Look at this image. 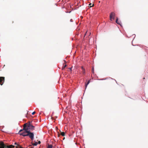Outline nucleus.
<instances>
[{
    "instance_id": "nucleus-1",
    "label": "nucleus",
    "mask_w": 148,
    "mask_h": 148,
    "mask_svg": "<svg viewBox=\"0 0 148 148\" xmlns=\"http://www.w3.org/2000/svg\"><path fill=\"white\" fill-rule=\"evenodd\" d=\"M29 126H27V124H25L23 129L21 130L19 132V133L20 135L24 136H28V134L30 132Z\"/></svg>"
},
{
    "instance_id": "nucleus-3",
    "label": "nucleus",
    "mask_w": 148,
    "mask_h": 148,
    "mask_svg": "<svg viewBox=\"0 0 148 148\" xmlns=\"http://www.w3.org/2000/svg\"><path fill=\"white\" fill-rule=\"evenodd\" d=\"M28 136H29V138L33 140L34 138V134L33 133L30 132H29L28 134Z\"/></svg>"
},
{
    "instance_id": "nucleus-15",
    "label": "nucleus",
    "mask_w": 148,
    "mask_h": 148,
    "mask_svg": "<svg viewBox=\"0 0 148 148\" xmlns=\"http://www.w3.org/2000/svg\"><path fill=\"white\" fill-rule=\"evenodd\" d=\"M40 143H41L40 141H39L38 142V144H40Z\"/></svg>"
},
{
    "instance_id": "nucleus-9",
    "label": "nucleus",
    "mask_w": 148,
    "mask_h": 148,
    "mask_svg": "<svg viewBox=\"0 0 148 148\" xmlns=\"http://www.w3.org/2000/svg\"><path fill=\"white\" fill-rule=\"evenodd\" d=\"M90 82V80H89L88 81L87 83H86L85 84V88L86 89L87 87V86L88 85V84Z\"/></svg>"
},
{
    "instance_id": "nucleus-10",
    "label": "nucleus",
    "mask_w": 148,
    "mask_h": 148,
    "mask_svg": "<svg viewBox=\"0 0 148 148\" xmlns=\"http://www.w3.org/2000/svg\"><path fill=\"white\" fill-rule=\"evenodd\" d=\"M38 144V143L37 142H35L34 143H32V145L34 146H36L37 144Z\"/></svg>"
},
{
    "instance_id": "nucleus-7",
    "label": "nucleus",
    "mask_w": 148,
    "mask_h": 148,
    "mask_svg": "<svg viewBox=\"0 0 148 148\" xmlns=\"http://www.w3.org/2000/svg\"><path fill=\"white\" fill-rule=\"evenodd\" d=\"M14 144L18 146H16V148H21V146H20L18 144H17L16 143H15Z\"/></svg>"
},
{
    "instance_id": "nucleus-14",
    "label": "nucleus",
    "mask_w": 148,
    "mask_h": 148,
    "mask_svg": "<svg viewBox=\"0 0 148 148\" xmlns=\"http://www.w3.org/2000/svg\"><path fill=\"white\" fill-rule=\"evenodd\" d=\"M35 113V112H33L32 113V115H34Z\"/></svg>"
},
{
    "instance_id": "nucleus-17",
    "label": "nucleus",
    "mask_w": 148,
    "mask_h": 148,
    "mask_svg": "<svg viewBox=\"0 0 148 148\" xmlns=\"http://www.w3.org/2000/svg\"><path fill=\"white\" fill-rule=\"evenodd\" d=\"M31 126L33 128H34V127L32 125H31Z\"/></svg>"
},
{
    "instance_id": "nucleus-12",
    "label": "nucleus",
    "mask_w": 148,
    "mask_h": 148,
    "mask_svg": "<svg viewBox=\"0 0 148 148\" xmlns=\"http://www.w3.org/2000/svg\"><path fill=\"white\" fill-rule=\"evenodd\" d=\"M47 148H52V146L51 145H49L48 146Z\"/></svg>"
},
{
    "instance_id": "nucleus-2",
    "label": "nucleus",
    "mask_w": 148,
    "mask_h": 148,
    "mask_svg": "<svg viewBox=\"0 0 148 148\" xmlns=\"http://www.w3.org/2000/svg\"><path fill=\"white\" fill-rule=\"evenodd\" d=\"M115 13L113 12H111L110 16V20L111 21H112V19L114 20L115 17Z\"/></svg>"
},
{
    "instance_id": "nucleus-6",
    "label": "nucleus",
    "mask_w": 148,
    "mask_h": 148,
    "mask_svg": "<svg viewBox=\"0 0 148 148\" xmlns=\"http://www.w3.org/2000/svg\"><path fill=\"white\" fill-rule=\"evenodd\" d=\"M116 22L117 24L121 25V22L120 21H118V18L117 17Z\"/></svg>"
},
{
    "instance_id": "nucleus-8",
    "label": "nucleus",
    "mask_w": 148,
    "mask_h": 148,
    "mask_svg": "<svg viewBox=\"0 0 148 148\" xmlns=\"http://www.w3.org/2000/svg\"><path fill=\"white\" fill-rule=\"evenodd\" d=\"M15 146L12 145H10L9 146H7V147L8 148H14Z\"/></svg>"
},
{
    "instance_id": "nucleus-19",
    "label": "nucleus",
    "mask_w": 148,
    "mask_h": 148,
    "mask_svg": "<svg viewBox=\"0 0 148 148\" xmlns=\"http://www.w3.org/2000/svg\"><path fill=\"white\" fill-rule=\"evenodd\" d=\"M91 3H90V5H91Z\"/></svg>"
},
{
    "instance_id": "nucleus-16",
    "label": "nucleus",
    "mask_w": 148,
    "mask_h": 148,
    "mask_svg": "<svg viewBox=\"0 0 148 148\" xmlns=\"http://www.w3.org/2000/svg\"><path fill=\"white\" fill-rule=\"evenodd\" d=\"M70 21L71 22H72L73 21V20H72V19H71L70 20Z\"/></svg>"
},
{
    "instance_id": "nucleus-13",
    "label": "nucleus",
    "mask_w": 148,
    "mask_h": 148,
    "mask_svg": "<svg viewBox=\"0 0 148 148\" xmlns=\"http://www.w3.org/2000/svg\"><path fill=\"white\" fill-rule=\"evenodd\" d=\"M92 72L93 73H94V67H92Z\"/></svg>"
},
{
    "instance_id": "nucleus-4",
    "label": "nucleus",
    "mask_w": 148,
    "mask_h": 148,
    "mask_svg": "<svg viewBox=\"0 0 148 148\" xmlns=\"http://www.w3.org/2000/svg\"><path fill=\"white\" fill-rule=\"evenodd\" d=\"M4 81V77H0V84L2 85Z\"/></svg>"
},
{
    "instance_id": "nucleus-20",
    "label": "nucleus",
    "mask_w": 148,
    "mask_h": 148,
    "mask_svg": "<svg viewBox=\"0 0 148 148\" xmlns=\"http://www.w3.org/2000/svg\"><path fill=\"white\" fill-rule=\"evenodd\" d=\"M93 5H94V4H93V5H92V6Z\"/></svg>"
},
{
    "instance_id": "nucleus-11",
    "label": "nucleus",
    "mask_w": 148,
    "mask_h": 148,
    "mask_svg": "<svg viewBox=\"0 0 148 148\" xmlns=\"http://www.w3.org/2000/svg\"><path fill=\"white\" fill-rule=\"evenodd\" d=\"M65 133L64 132H61V135L62 136H65Z\"/></svg>"
},
{
    "instance_id": "nucleus-5",
    "label": "nucleus",
    "mask_w": 148,
    "mask_h": 148,
    "mask_svg": "<svg viewBox=\"0 0 148 148\" xmlns=\"http://www.w3.org/2000/svg\"><path fill=\"white\" fill-rule=\"evenodd\" d=\"M81 68L82 70V73H83V74L85 75L86 73L85 70V69L82 66L81 67Z\"/></svg>"
},
{
    "instance_id": "nucleus-18",
    "label": "nucleus",
    "mask_w": 148,
    "mask_h": 148,
    "mask_svg": "<svg viewBox=\"0 0 148 148\" xmlns=\"http://www.w3.org/2000/svg\"><path fill=\"white\" fill-rule=\"evenodd\" d=\"M66 66V65H65V66H64V67H65Z\"/></svg>"
}]
</instances>
